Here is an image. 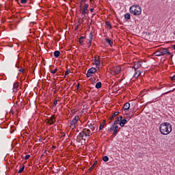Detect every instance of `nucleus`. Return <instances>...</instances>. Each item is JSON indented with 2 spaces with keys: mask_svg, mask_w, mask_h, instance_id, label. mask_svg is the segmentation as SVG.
Instances as JSON below:
<instances>
[{
  "mask_svg": "<svg viewBox=\"0 0 175 175\" xmlns=\"http://www.w3.org/2000/svg\"><path fill=\"white\" fill-rule=\"evenodd\" d=\"M124 18L126 20H131V14H129V13L125 14Z\"/></svg>",
  "mask_w": 175,
  "mask_h": 175,
  "instance_id": "nucleus-22",
  "label": "nucleus"
},
{
  "mask_svg": "<svg viewBox=\"0 0 175 175\" xmlns=\"http://www.w3.org/2000/svg\"><path fill=\"white\" fill-rule=\"evenodd\" d=\"M84 39H85V36H81V37L79 38V44H84Z\"/></svg>",
  "mask_w": 175,
  "mask_h": 175,
  "instance_id": "nucleus-19",
  "label": "nucleus"
},
{
  "mask_svg": "<svg viewBox=\"0 0 175 175\" xmlns=\"http://www.w3.org/2000/svg\"><path fill=\"white\" fill-rule=\"evenodd\" d=\"M19 72H21V73H23V72H24V68L22 67V68H21L20 69H19Z\"/></svg>",
  "mask_w": 175,
  "mask_h": 175,
  "instance_id": "nucleus-40",
  "label": "nucleus"
},
{
  "mask_svg": "<svg viewBox=\"0 0 175 175\" xmlns=\"http://www.w3.org/2000/svg\"><path fill=\"white\" fill-rule=\"evenodd\" d=\"M52 148H53L54 149H55V148H57V147L56 146H52Z\"/></svg>",
  "mask_w": 175,
  "mask_h": 175,
  "instance_id": "nucleus-54",
  "label": "nucleus"
},
{
  "mask_svg": "<svg viewBox=\"0 0 175 175\" xmlns=\"http://www.w3.org/2000/svg\"><path fill=\"white\" fill-rule=\"evenodd\" d=\"M82 6H83V1H81L79 8L81 9Z\"/></svg>",
  "mask_w": 175,
  "mask_h": 175,
  "instance_id": "nucleus-43",
  "label": "nucleus"
},
{
  "mask_svg": "<svg viewBox=\"0 0 175 175\" xmlns=\"http://www.w3.org/2000/svg\"><path fill=\"white\" fill-rule=\"evenodd\" d=\"M159 129L162 135H169L172 132V124L169 122H164L160 125Z\"/></svg>",
  "mask_w": 175,
  "mask_h": 175,
  "instance_id": "nucleus-1",
  "label": "nucleus"
},
{
  "mask_svg": "<svg viewBox=\"0 0 175 175\" xmlns=\"http://www.w3.org/2000/svg\"><path fill=\"white\" fill-rule=\"evenodd\" d=\"M58 103V100H55L53 102V107H55Z\"/></svg>",
  "mask_w": 175,
  "mask_h": 175,
  "instance_id": "nucleus-33",
  "label": "nucleus"
},
{
  "mask_svg": "<svg viewBox=\"0 0 175 175\" xmlns=\"http://www.w3.org/2000/svg\"><path fill=\"white\" fill-rule=\"evenodd\" d=\"M104 128V126L103 124H100V126H99V131H102V129Z\"/></svg>",
  "mask_w": 175,
  "mask_h": 175,
  "instance_id": "nucleus-37",
  "label": "nucleus"
},
{
  "mask_svg": "<svg viewBox=\"0 0 175 175\" xmlns=\"http://www.w3.org/2000/svg\"><path fill=\"white\" fill-rule=\"evenodd\" d=\"M107 27H109V28H110V29H111L113 27H111V23H110V21H107L105 23Z\"/></svg>",
  "mask_w": 175,
  "mask_h": 175,
  "instance_id": "nucleus-28",
  "label": "nucleus"
},
{
  "mask_svg": "<svg viewBox=\"0 0 175 175\" xmlns=\"http://www.w3.org/2000/svg\"><path fill=\"white\" fill-rule=\"evenodd\" d=\"M90 129L94 132L95 131V126H96V124L95 123H90V125L88 126Z\"/></svg>",
  "mask_w": 175,
  "mask_h": 175,
  "instance_id": "nucleus-15",
  "label": "nucleus"
},
{
  "mask_svg": "<svg viewBox=\"0 0 175 175\" xmlns=\"http://www.w3.org/2000/svg\"><path fill=\"white\" fill-rule=\"evenodd\" d=\"M90 12H91V13H94V8H91Z\"/></svg>",
  "mask_w": 175,
  "mask_h": 175,
  "instance_id": "nucleus-50",
  "label": "nucleus"
},
{
  "mask_svg": "<svg viewBox=\"0 0 175 175\" xmlns=\"http://www.w3.org/2000/svg\"><path fill=\"white\" fill-rule=\"evenodd\" d=\"M77 132H79V130H77Z\"/></svg>",
  "mask_w": 175,
  "mask_h": 175,
  "instance_id": "nucleus-59",
  "label": "nucleus"
},
{
  "mask_svg": "<svg viewBox=\"0 0 175 175\" xmlns=\"http://www.w3.org/2000/svg\"><path fill=\"white\" fill-rule=\"evenodd\" d=\"M16 68H17V64H16Z\"/></svg>",
  "mask_w": 175,
  "mask_h": 175,
  "instance_id": "nucleus-58",
  "label": "nucleus"
},
{
  "mask_svg": "<svg viewBox=\"0 0 175 175\" xmlns=\"http://www.w3.org/2000/svg\"><path fill=\"white\" fill-rule=\"evenodd\" d=\"M24 169H25V165H23L22 167L18 170V173H23V172H24Z\"/></svg>",
  "mask_w": 175,
  "mask_h": 175,
  "instance_id": "nucleus-31",
  "label": "nucleus"
},
{
  "mask_svg": "<svg viewBox=\"0 0 175 175\" xmlns=\"http://www.w3.org/2000/svg\"><path fill=\"white\" fill-rule=\"evenodd\" d=\"M55 122V116H52L50 118L47 119L46 124H49V125H53Z\"/></svg>",
  "mask_w": 175,
  "mask_h": 175,
  "instance_id": "nucleus-5",
  "label": "nucleus"
},
{
  "mask_svg": "<svg viewBox=\"0 0 175 175\" xmlns=\"http://www.w3.org/2000/svg\"><path fill=\"white\" fill-rule=\"evenodd\" d=\"M95 80H96V79L94 78V81H93V82H95Z\"/></svg>",
  "mask_w": 175,
  "mask_h": 175,
  "instance_id": "nucleus-56",
  "label": "nucleus"
},
{
  "mask_svg": "<svg viewBox=\"0 0 175 175\" xmlns=\"http://www.w3.org/2000/svg\"><path fill=\"white\" fill-rule=\"evenodd\" d=\"M142 63L143 62H136L134 63V65H135V68L137 70L139 69V68H142Z\"/></svg>",
  "mask_w": 175,
  "mask_h": 175,
  "instance_id": "nucleus-14",
  "label": "nucleus"
},
{
  "mask_svg": "<svg viewBox=\"0 0 175 175\" xmlns=\"http://www.w3.org/2000/svg\"><path fill=\"white\" fill-rule=\"evenodd\" d=\"M132 117H133V113L131 115V118H132Z\"/></svg>",
  "mask_w": 175,
  "mask_h": 175,
  "instance_id": "nucleus-55",
  "label": "nucleus"
},
{
  "mask_svg": "<svg viewBox=\"0 0 175 175\" xmlns=\"http://www.w3.org/2000/svg\"><path fill=\"white\" fill-rule=\"evenodd\" d=\"M69 73H70V69H67L66 72H65V76L64 77H69Z\"/></svg>",
  "mask_w": 175,
  "mask_h": 175,
  "instance_id": "nucleus-26",
  "label": "nucleus"
},
{
  "mask_svg": "<svg viewBox=\"0 0 175 175\" xmlns=\"http://www.w3.org/2000/svg\"><path fill=\"white\" fill-rule=\"evenodd\" d=\"M70 126L72 129H75V128H76V126H75V124H70Z\"/></svg>",
  "mask_w": 175,
  "mask_h": 175,
  "instance_id": "nucleus-38",
  "label": "nucleus"
},
{
  "mask_svg": "<svg viewBox=\"0 0 175 175\" xmlns=\"http://www.w3.org/2000/svg\"><path fill=\"white\" fill-rule=\"evenodd\" d=\"M96 72H98V70L96 68H94V67L90 68L88 70V72L86 74V77H91V76H92V75H94V73H96Z\"/></svg>",
  "mask_w": 175,
  "mask_h": 175,
  "instance_id": "nucleus-3",
  "label": "nucleus"
},
{
  "mask_svg": "<svg viewBox=\"0 0 175 175\" xmlns=\"http://www.w3.org/2000/svg\"><path fill=\"white\" fill-rule=\"evenodd\" d=\"M117 122H121V120L118 118H116V120Z\"/></svg>",
  "mask_w": 175,
  "mask_h": 175,
  "instance_id": "nucleus-47",
  "label": "nucleus"
},
{
  "mask_svg": "<svg viewBox=\"0 0 175 175\" xmlns=\"http://www.w3.org/2000/svg\"><path fill=\"white\" fill-rule=\"evenodd\" d=\"M155 55H156V57H161V55H162L161 54V51H159V49H158V51L155 52Z\"/></svg>",
  "mask_w": 175,
  "mask_h": 175,
  "instance_id": "nucleus-32",
  "label": "nucleus"
},
{
  "mask_svg": "<svg viewBox=\"0 0 175 175\" xmlns=\"http://www.w3.org/2000/svg\"><path fill=\"white\" fill-rule=\"evenodd\" d=\"M89 38H90V40H89L90 43H92V38H94V34H92V33H90Z\"/></svg>",
  "mask_w": 175,
  "mask_h": 175,
  "instance_id": "nucleus-27",
  "label": "nucleus"
},
{
  "mask_svg": "<svg viewBox=\"0 0 175 175\" xmlns=\"http://www.w3.org/2000/svg\"><path fill=\"white\" fill-rule=\"evenodd\" d=\"M103 161L104 162H109V157H107V156H104V157H103Z\"/></svg>",
  "mask_w": 175,
  "mask_h": 175,
  "instance_id": "nucleus-29",
  "label": "nucleus"
},
{
  "mask_svg": "<svg viewBox=\"0 0 175 175\" xmlns=\"http://www.w3.org/2000/svg\"><path fill=\"white\" fill-rule=\"evenodd\" d=\"M57 70H58V69L55 68L54 70L51 71V73H53V75H55V73H57Z\"/></svg>",
  "mask_w": 175,
  "mask_h": 175,
  "instance_id": "nucleus-35",
  "label": "nucleus"
},
{
  "mask_svg": "<svg viewBox=\"0 0 175 175\" xmlns=\"http://www.w3.org/2000/svg\"><path fill=\"white\" fill-rule=\"evenodd\" d=\"M27 1H28V0H21V3L25 5V3H27Z\"/></svg>",
  "mask_w": 175,
  "mask_h": 175,
  "instance_id": "nucleus-34",
  "label": "nucleus"
},
{
  "mask_svg": "<svg viewBox=\"0 0 175 175\" xmlns=\"http://www.w3.org/2000/svg\"><path fill=\"white\" fill-rule=\"evenodd\" d=\"M105 41L107 42V43H109L110 46H113V41H111V40L109 38H105Z\"/></svg>",
  "mask_w": 175,
  "mask_h": 175,
  "instance_id": "nucleus-24",
  "label": "nucleus"
},
{
  "mask_svg": "<svg viewBox=\"0 0 175 175\" xmlns=\"http://www.w3.org/2000/svg\"><path fill=\"white\" fill-rule=\"evenodd\" d=\"M171 80L172 81H175V75H174L173 77H171Z\"/></svg>",
  "mask_w": 175,
  "mask_h": 175,
  "instance_id": "nucleus-41",
  "label": "nucleus"
},
{
  "mask_svg": "<svg viewBox=\"0 0 175 175\" xmlns=\"http://www.w3.org/2000/svg\"><path fill=\"white\" fill-rule=\"evenodd\" d=\"M66 136V134L65 133H63V135H62V137H65Z\"/></svg>",
  "mask_w": 175,
  "mask_h": 175,
  "instance_id": "nucleus-48",
  "label": "nucleus"
},
{
  "mask_svg": "<svg viewBox=\"0 0 175 175\" xmlns=\"http://www.w3.org/2000/svg\"><path fill=\"white\" fill-rule=\"evenodd\" d=\"M88 46L90 48V47H91V42H90V41H89V43L88 44Z\"/></svg>",
  "mask_w": 175,
  "mask_h": 175,
  "instance_id": "nucleus-49",
  "label": "nucleus"
},
{
  "mask_svg": "<svg viewBox=\"0 0 175 175\" xmlns=\"http://www.w3.org/2000/svg\"><path fill=\"white\" fill-rule=\"evenodd\" d=\"M112 131H113V136H117V134L118 133V126H115L114 127H113V129H112Z\"/></svg>",
  "mask_w": 175,
  "mask_h": 175,
  "instance_id": "nucleus-9",
  "label": "nucleus"
},
{
  "mask_svg": "<svg viewBox=\"0 0 175 175\" xmlns=\"http://www.w3.org/2000/svg\"><path fill=\"white\" fill-rule=\"evenodd\" d=\"M142 75V72L140 70H137L133 75V77L135 79H137V77H139V75Z\"/></svg>",
  "mask_w": 175,
  "mask_h": 175,
  "instance_id": "nucleus-17",
  "label": "nucleus"
},
{
  "mask_svg": "<svg viewBox=\"0 0 175 175\" xmlns=\"http://www.w3.org/2000/svg\"><path fill=\"white\" fill-rule=\"evenodd\" d=\"M84 133H85V131H83V130L82 132L79 133L78 137H81V140H83L84 139V135H85Z\"/></svg>",
  "mask_w": 175,
  "mask_h": 175,
  "instance_id": "nucleus-18",
  "label": "nucleus"
},
{
  "mask_svg": "<svg viewBox=\"0 0 175 175\" xmlns=\"http://www.w3.org/2000/svg\"><path fill=\"white\" fill-rule=\"evenodd\" d=\"M119 120H120V122L122 121V116H120L119 118H118Z\"/></svg>",
  "mask_w": 175,
  "mask_h": 175,
  "instance_id": "nucleus-46",
  "label": "nucleus"
},
{
  "mask_svg": "<svg viewBox=\"0 0 175 175\" xmlns=\"http://www.w3.org/2000/svg\"><path fill=\"white\" fill-rule=\"evenodd\" d=\"M128 120H126V119H123L122 120L120 121V126H121V128H124L125 124H126Z\"/></svg>",
  "mask_w": 175,
  "mask_h": 175,
  "instance_id": "nucleus-11",
  "label": "nucleus"
},
{
  "mask_svg": "<svg viewBox=\"0 0 175 175\" xmlns=\"http://www.w3.org/2000/svg\"><path fill=\"white\" fill-rule=\"evenodd\" d=\"M130 13L134 14V16H140L142 14V8L136 5L130 7Z\"/></svg>",
  "mask_w": 175,
  "mask_h": 175,
  "instance_id": "nucleus-2",
  "label": "nucleus"
},
{
  "mask_svg": "<svg viewBox=\"0 0 175 175\" xmlns=\"http://www.w3.org/2000/svg\"><path fill=\"white\" fill-rule=\"evenodd\" d=\"M80 24H81V23L79 22V24L77 25V28H79V25H80Z\"/></svg>",
  "mask_w": 175,
  "mask_h": 175,
  "instance_id": "nucleus-52",
  "label": "nucleus"
},
{
  "mask_svg": "<svg viewBox=\"0 0 175 175\" xmlns=\"http://www.w3.org/2000/svg\"><path fill=\"white\" fill-rule=\"evenodd\" d=\"M83 131H85V137H87V136H90V135H91V130L88 129H83Z\"/></svg>",
  "mask_w": 175,
  "mask_h": 175,
  "instance_id": "nucleus-10",
  "label": "nucleus"
},
{
  "mask_svg": "<svg viewBox=\"0 0 175 175\" xmlns=\"http://www.w3.org/2000/svg\"><path fill=\"white\" fill-rule=\"evenodd\" d=\"M120 114V112H115L112 116L110 117L109 120H114V118L116 116H118Z\"/></svg>",
  "mask_w": 175,
  "mask_h": 175,
  "instance_id": "nucleus-23",
  "label": "nucleus"
},
{
  "mask_svg": "<svg viewBox=\"0 0 175 175\" xmlns=\"http://www.w3.org/2000/svg\"><path fill=\"white\" fill-rule=\"evenodd\" d=\"M29 158H31V155L29 154H27L25 157V159H29Z\"/></svg>",
  "mask_w": 175,
  "mask_h": 175,
  "instance_id": "nucleus-36",
  "label": "nucleus"
},
{
  "mask_svg": "<svg viewBox=\"0 0 175 175\" xmlns=\"http://www.w3.org/2000/svg\"><path fill=\"white\" fill-rule=\"evenodd\" d=\"M82 1V2H83V1H85V0H81Z\"/></svg>",
  "mask_w": 175,
  "mask_h": 175,
  "instance_id": "nucleus-60",
  "label": "nucleus"
},
{
  "mask_svg": "<svg viewBox=\"0 0 175 175\" xmlns=\"http://www.w3.org/2000/svg\"><path fill=\"white\" fill-rule=\"evenodd\" d=\"M94 169V165H92L91 167L88 169V172H92V170Z\"/></svg>",
  "mask_w": 175,
  "mask_h": 175,
  "instance_id": "nucleus-39",
  "label": "nucleus"
},
{
  "mask_svg": "<svg viewBox=\"0 0 175 175\" xmlns=\"http://www.w3.org/2000/svg\"><path fill=\"white\" fill-rule=\"evenodd\" d=\"M131 109V104L129 103H126L124 105L123 109L124 110H129Z\"/></svg>",
  "mask_w": 175,
  "mask_h": 175,
  "instance_id": "nucleus-12",
  "label": "nucleus"
},
{
  "mask_svg": "<svg viewBox=\"0 0 175 175\" xmlns=\"http://www.w3.org/2000/svg\"><path fill=\"white\" fill-rule=\"evenodd\" d=\"M95 88H97V90H99V88H102V82H98L96 84Z\"/></svg>",
  "mask_w": 175,
  "mask_h": 175,
  "instance_id": "nucleus-21",
  "label": "nucleus"
},
{
  "mask_svg": "<svg viewBox=\"0 0 175 175\" xmlns=\"http://www.w3.org/2000/svg\"><path fill=\"white\" fill-rule=\"evenodd\" d=\"M94 64L96 68H99V65H100V57L98 56V58L94 59Z\"/></svg>",
  "mask_w": 175,
  "mask_h": 175,
  "instance_id": "nucleus-7",
  "label": "nucleus"
},
{
  "mask_svg": "<svg viewBox=\"0 0 175 175\" xmlns=\"http://www.w3.org/2000/svg\"><path fill=\"white\" fill-rule=\"evenodd\" d=\"M96 163H98V161H94V164H93V167H94V166H96Z\"/></svg>",
  "mask_w": 175,
  "mask_h": 175,
  "instance_id": "nucleus-45",
  "label": "nucleus"
},
{
  "mask_svg": "<svg viewBox=\"0 0 175 175\" xmlns=\"http://www.w3.org/2000/svg\"><path fill=\"white\" fill-rule=\"evenodd\" d=\"M116 75H118V73H120L121 72V67L120 66H118V67H116L114 69H113Z\"/></svg>",
  "mask_w": 175,
  "mask_h": 175,
  "instance_id": "nucleus-16",
  "label": "nucleus"
},
{
  "mask_svg": "<svg viewBox=\"0 0 175 175\" xmlns=\"http://www.w3.org/2000/svg\"><path fill=\"white\" fill-rule=\"evenodd\" d=\"M14 131H16V126H11V127H10V133H13V132H14Z\"/></svg>",
  "mask_w": 175,
  "mask_h": 175,
  "instance_id": "nucleus-30",
  "label": "nucleus"
},
{
  "mask_svg": "<svg viewBox=\"0 0 175 175\" xmlns=\"http://www.w3.org/2000/svg\"><path fill=\"white\" fill-rule=\"evenodd\" d=\"M54 57H55V58H58V57H59V54H61V52H59V51H55L54 53Z\"/></svg>",
  "mask_w": 175,
  "mask_h": 175,
  "instance_id": "nucleus-20",
  "label": "nucleus"
},
{
  "mask_svg": "<svg viewBox=\"0 0 175 175\" xmlns=\"http://www.w3.org/2000/svg\"><path fill=\"white\" fill-rule=\"evenodd\" d=\"M159 50L160 51V54H161V55H165L166 54L172 55V53H170V51H169V49H167V48H160L159 49Z\"/></svg>",
  "mask_w": 175,
  "mask_h": 175,
  "instance_id": "nucleus-4",
  "label": "nucleus"
},
{
  "mask_svg": "<svg viewBox=\"0 0 175 175\" xmlns=\"http://www.w3.org/2000/svg\"><path fill=\"white\" fill-rule=\"evenodd\" d=\"M42 141H43V138L41 137L39 139V142H42Z\"/></svg>",
  "mask_w": 175,
  "mask_h": 175,
  "instance_id": "nucleus-53",
  "label": "nucleus"
},
{
  "mask_svg": "<svg viewBox=\"0 0 175 175\" xmlns=\"http://www.w3.org/2000/svg\"><path fill=\"white\" fill-rule=\"evenodd\" d=\"M174 35H175V31H174Z\"/></svg>",
  "mask_w": 175,
  "mask_h": 175,
  "instance_id": "nucleus-57",
  "label": "nucleus"
},
{
  "mask_svg": "<svg viewBox=\"0 0 175 175\" xmlns=\"http://www.w3.org/2000/svg\"><path fill=\"white\" fill-rule=\"evenodd\" d=\"M113 123H115L116 125H118V122L117 120H116V121H114V122H113Z\"/></svg>",
  "mask_w": 175,
  "mask_h": 175,
  "instance_id": "nucleus-51",
  "label": "nucleus"
},
{
  "mask_svg": "<svg viewBox=\"0 0 175 175\" xmlns=\"http://www.w3.org/2000/svg\"><path fill=\"white\" fill-rule=\"evenodd\" d=\"M18 83H14L13 85V92H17V89L18 88Z\"/></svg>",
  "mask_w": 175,
  "mask_h": 175,
  "instance_id": "nucleus-13",
  "label": "nucleus"
},
{
  "mask_svg": "<svg viewBox=\"0 0 175 175\" xmlns=\"http://www.w3.org/2000/svg\"><path fill=\"white\" fill-rule=\"evenodd\" d=\"M116 124L113 122L112 126L110 127L109 129H108V132H112L113 129H114V127L116 126Z\"/></svg>",
  "mask_w": 175,
  "mask_h": 175,
  "instance_id": "nucleus-25",
  "label": "nucleus"
},
{
  "mask_svg": "<svg viewBox=\"0 0 175 175\" xmlns=\"http://www.w3.org/2000/svg\"><path fill=\"white\" fill-rule=\"evenodd\" d=\"M79 122V116H76L70 122V125H77V122Z\"/></svg>",
  "mask_w": 175,
  "mask_h": 175,
  "instance_id": "nucleus-6",
  "label": "nucleus"
},
{
  "mask_svg": "<svg viewBox=\"0 0 175 175\" xmlns=\"http://www.w3.org/2000/svg\"><path fill=\"white\" fill-rule=\"evenodd\" d=\"M79 88H80V83H78L77 85V90H79Z\"/></svg>",
  "mask_w": 175,
  "mask_h": 175,
  "instance_id": "nucleus-44",
  "label": "nucleus"
},
{
  "mask_svg": "<svg viewBox=\"0 0 175 175\" xmlns=\"http://www.w3.org/2000/svg\"><path fill=\"white\" fill-rule=\"evenodd\" d=\"M88 6H89L88 4H87V3H85V4H84L83 11V12H82V14H83V16H85V14H87V12H88Z\"/></svg>",
  "mask_w": 175,
  "mask_h": 175,
  "instance_id": "nucleus-8",
  "label": "nucleus"
},
{
  "mask_svg": "<svg viewBox=\"0 0 175 175\" xmlns=\"http://www.w3.org/2000/svg\"><path fill=\"white\" fill-rule=\"evenodd\" d=\"M133 69H135V71L137 72V68H136L135 65L134 64V66L132 67Z\"/></svg>",
  "mask_w": 175,
  "mask_h": 175,
  "instance_id": "nucleus-42",
  "label": "nucleus"
}]
</instances>
